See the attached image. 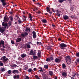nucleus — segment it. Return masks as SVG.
Instances as JSON below:
<instances>
[{"mask_svg": "<svg viewBox=\"0 0 79 79\" xmlns=\"http://www.w3.org/2000/svg\"><path fill=\"white\" fill-rule=\"evenodd\" d=\"M2 26L4 27H0V32L2 34H3V32H5V29H6V27H7V28H8V27H7L8 23L5 21H4L2 23Z\"/></svg>", "mask_w": 79, "mask_h": 79, "instance_id": "obj_1", "label": "nucleus"}, {"mask_svg": "<svg viewBox=\"0 0 79 79\" xmlns=\"http://www.w3.org/2000/svg\"><path fill=\"white\" fill-rule=\"evenodd\" d=\"M59 47L61 49L63 50V49H64L65 48L68 47V45L64 44V43H62L61 44H59Z\"/></svg>", "mask_w": 79, "mask_h": 79, "instance_id": "obj_2", "label": "nucleus"}, {"mask_svg": "<svg viewBox=\"0 0 79 79\" xmlns=\"http://www.w3.org/2000/svg\"><path fill=\"white\" fill-rule=\"evenodd\" d=\"M6 56H3L2 57L1 60H3V63H5L6 62V61L8 60V58H6Z\"/></svg>", "mask_w": 79, "mask_h": 79, "instance_id": "obj_3", "label": "nucleus"}, {"mask_svg": "<svg viewBox=\"0 0 79 79\" xmlns=\"http://www.w3.org/2000/svg\"><path fill=\"white\" fill-rule=\"evenodd\" d=\"M1 45L4 48H5V42H4L3 40H1L0 41V47H1Z\"/></svg>", "mask_w": 79, "mask_h": 79, "instance_id": "obj_4", "label": "nucleus"}, {"mask_svg": "<svg viewBox=\"0 0 79 79\" xmlns=\"http://www.w3.org/2000/svg\"><path fill=\"white\" fill-rule=\"evenodd\" d=\"M65 61L67 62V61H69V63H71V57L69 56H67L65 57Z\"/></svg>", "mask_w": 79, "mask_h": 79, "instance_id": "obj_5", "label": "nucleus"}, {"mask_svg": "<svg viewBox=\"0 0 79 79\" xmlns=\"http://www.w3.org/2000/svg\"><path fill=\"white\" fill-rule=\"evenodd\" d=\"M63 18L64 20H67V19H69V17L68 15H65L63 16Z\"/></svg>", "mask_w": 79, "mask_h": 79, "instance_id": "obj_6", "label": "nucleus"}, {"mask_svg": "<svg viewBox=\"0 0 79 79\" xmlns=\"http://www.w3.org/2000/svg\"><path fill=\"white\" fill-rule=\"evenodd\" d=\"M33 37L34 39L36 38L37 35H36V32L35 31H33L32 32Z\"/></svg>", "mask_w": 79, "mask_h": 79, "instance_id": "obj_7", "label": "nucleus"}, {"mask_svg": "<svg viewBox=\"0 0 79 79\" xmlns=\"http://www.w3.org/2000/svg\"><path fill=\"white\" fill-rule=\"evenodd\" d=\"M67 75V73L66 72H63L62 73V76H63V77H66Z\"/></svg>", "mask_w": 79, "mask_h": 79, "instance_id": "obj_8", "label": "nucleus"}, {"mask_svg": "<svg viewBox=\"0 0 79 79\" xmlns=\"http://www.w3.org/2000/svg\"><path fill=\"white\" fill-rule=\"evenodd\" d=\"M55 60L56 63H60L61 62V60L57 58H56Z\"/></svg>", "mask_w": 79, "mask_h": 79, "instance_id": "obj_9", "label": "nucleus"}, {"mask_svg": "<svg viewBox=\"0 0 79 79\" xmlns=\"http://www.w3.org/2000/svg\"><path fill=\"white\" fill-rule=\"evenodd\" d=\"M28 34H29V33L27 32H25V34L23 33H22L21 35L22 36H23V37H25V36H27V35H28Z\"/></svg>", "mask_w": 79, "mask_h": 79, "instance_id": "obj_10", "label": "nucleus"}, {"mask_svg": "<svg viewBox=\"0 0 79 79\" xmlns=\"http://www.w3.org/2000/svg\"><path fill=\"white\" fill-rule=\"evenodd\" d=\"M4 20L6 22H8L9 21V18L7 17V16H5L4 18Z\"/></svg>", "mask_w": 79, "mask_h": 79, "instance_id": "obj_11", "label": "nucleus"}, {"mask_svg": "<svg viewBox=\"0 0 79 79\" xmlns=\"http://www.w3.org/2000/svg\"><path fill=\"white\" fill-rule=\"evenodd\" d=\"M33 53H34V51H33V50L32 49L30 51V53H29V55H33V56H34L35 55L34 54H35V53H34V54Z\"/></svg>", "mask_w": 79, "mask_h": 79, "instance_id": "obj_12", "label": "nucleus"}, {"mask_svg": "<svg viewBox=\"0 0 79 79\" xmlns=\"http://www.w3.org/2000/svg\"><path fill=\"white\" fill-rule=\"evenodd\" d=\"M12 73L14 74H18L19 73V71L17 70H13L12 71Z\"/></svg>", "mask_w": 79, "mask_h": 79, "instance_id": "obj_13", "label": "nucleus"}, {"mask_svg": "<svg viewBox=\"0 0 79 79\" xmlns=\"http://www.w3.org/2000/svg\"><path fill=\"white\" fill-rule=\"evenodd\" d=\"M47 47L48 48V50L50 51H52V52H53V51L52 49V48H51V47L50 46H47Z\"/></svg>", "mask_w": 79, "mask_h": 79, "instance_id": "obj_14", "label": "nucleus"}, {"mask_svg": "<svg viewBox=\"0 0 79 79\" xmlns=\"http://www.w3.org/2000/svg\"><path fill=\"white\" fill-rule=\"evenodd\" d=\"M41 21L43 23H47V21L46 19H43L41 20Z\"/></svg>", "mask_w": 79, "mask_h": 79, "instance_id": "obj_15", "label": "nucleus"}, {"mask_svg": "<svg viewBox=\"0 0 79 79\" xmlns=\"http://www.w3.org/2000/svg\"><path fill=\"white\" fill-rule=\"evenodd\" d=\"M21 38H18L16 39V42L18 43V42H21Z\"/></svg>", "mask_w": 79, "mask_h": 79, "instance_id": "obj_16", "label": "nucleus"}, {"mask_svg": "<svg viewBox=\"0 0 79 79\" xmlns=\"http://www.w3.org/2000/svg\"><path fill=\"white\" fill-rule=\"evenodd\" d=\"M19 75H15L14 76V79H19Z\"/></svg>", "mask_w": 79, "mask_h": 79, "instance_id": "obj_17", "label": "nucleus"}, {"mask_svg": "<svg viewBox=\"0 0 79 79\" xmlns=\"http://www.w3.org/2000/svg\"><path fill=\"white\" fill-rule=\"evenodd\" d=\"M29 18L30 19V21H32V18H33V17H32V15L31 14H29Z\"/></svg>", "mask_w": 79, "mask_h": 79, "instance_id": "obj_18", "label": "nucleus"}, {"mask_svg": "<svg viewBox=\"0 0 79 79\" xmlns=\"http://www.w3.org/2000/svg\"><path fill=\"white\" fill-rule=\"evenodd\" d=\"M33 60H35L39 58V57H38V56H33Z\"/></svg>", "mask_w": 79, "mask_h": 79, "instance_id": "obj_19", "label": "nucleus"}, {"mask_svg": "<svg viewBox=\"0 0 79 79\" xmlns=\"http://www.w3.org/2000/svg\"><path fill=\"white\" fill-rule=\"evenodd\" d=\"M62 68L63 69H65L66 68V64L64 63H63L62 64Z\"/></svg>", "mask_w": 79, "mask_h": 79, "instance_id": "obj_20", "label": "nucleus"}, {"mask_svg": "<svg viewBox=\"0 0 79 79\" xmlns=\"http://www.w3.org/2000/svg\"><path fill=\"white\" fill-rule=\"evenodd\" d=\"M23 18H24L23 19V20L24 21H26V18H27V17L26 16H24V15H23Z\"/></svg>", "mask_w": 79, "mask_h": 79, "instance_id": "obj_21", "label": "nucleus"}, {"mask_svg": "<svg viewBox=\"0 0 79 79\" xmlns=\"http://www.w3.org/2000/svg\"><path fill=\"white\" fill-rule=\"evenodd\" d=\"M43 79H48V76L47 75H44L43 76Z\"/></svg>", "mask_w": 79, "mask_h": 79, "instance_id": "obj_22", "label": "nucleus"}, {"mask_svg": "<svg viewBox=\"0 0 79 79\" xmlns=\"http://www.w3.org/2000/svg\"><path fill=\"white\" fill-rule=\"evenodd\" d=\"M26 56V55L25 54H22L21 55L22 58H25Z\"/></svg>", "mask_w": 79, "mask_h": 79, "instance_id": "obj_23", "label": "nucleus"}, {"mask_svg": "<svg viewBox=\"0 0 79 79\" xmlns=\"http://www.w3.org/2000/svg\"><path fill=\"white\" fill-rule=\"evenodd\" d=\"M49 74L50 76H52L53 75V73L52 71H49Z\"/></svg>", "mask_w": 79, "mask_h": 79, "instance_id": "obj_24", "label": "nucleus"}, {"mask_svg": "<svg viewBox=\"0 0 79 79\" xmlns=\"http://www.w3.org/2000/svg\"><path fill=\"white\" fill-rule=\"evenodd\" d=\"M28 31L29 32H30L31 31V29L30 28H29V29L27 28H26V30H25V31L26 32H28Z\"/></svg>", "mask_w": 79, "mask_h": 79, "instance_id": "obj_25", "label": "nucleus"}, {"mask_svg": "<svg viewBox=\"0 0 79 79\" xmlns=\"http://www.w3.org/2000/svg\"><path fill=\"white\" fill-rule=\"evenodd\" d=\"M9 18L10 19V20L11 21H13V18L12 17V16H10L9 17Z\"/></svg>", "mask_w": 79, "mask_h": 79, "instance_id": "obj_26", "label": "nucleus"}, {"mask_svg": "<svg viewBox=\"0 0 79 79\" xmlns=\"http://www.w3.org/2000/svg\"><path fill=\"white\" fill-rule=\"evenodd\" d=\"M58 2L59 3H62L63 2V0H59Z\"/></svg>", "mask_w": 79, "mask_h": 79, "instance_id": "obj_27", "label": "nucleus"}, {"mask_svg": "<svg viewBox=\"0 0 79 79\" xmlns=\"http://www.w3.org/2000/svg\"><path fill=\"white\" fill-rule=\"evenodd\" d=\"M2 5L3 6H5L7 5V3L5 2H2Z\"/></svg>", "mask_w": 79, "mask_h": 79, "instance_id": "obj_28", "label": "nucleus"}, {"mask_svg": "<svg viewBox=\"0 0 79 79\" xmlns=\"http://www.w3.org/2000/svg\"><path fill=\"white\" fill-rule=\"evenodd\" d=\"M27 48L29 49L31 48V45L29 44L27 45Z\"/></svg>", "mask_w": 79, "mask_h": 79, "instance_id": "obj_29", "label": "nucleus"}, {"mask_svg": "<svg viewBox=\"0 0 79 79\" xmlns=\"http://www.w3.org/2000/svg\"><path fill=\"white\" fill-rule=\"evenodd\" d=\"M3 65H4L3 63L2 62V61H0V66H3Z\"/></svg>", "mask_w": 79, "mask_h": 79, "instance_id": "obj_30", "label": "nucleus"}, {"mask_svg": "<svg viewBox=\"0 0 79 79\" xmlns=\"http://www.w3.org/2000/svg\"><path fill=\"white\" fill-rule=\"evenodd\" d=\"M76 56L77 57H79V52H78L76 53Z\"/></svg>", "mask_w": 79, "mask_h": 79, "instance_id": "obj_31", "label": "nucleus"}, {"mask_svg": "<svg viewBox=\"0 0 79 79\" xmlns=\"http://www.w3.org/2000/svg\"><path fill=\"white\" fill-rule=\"evenodd\" d=\"M44 68L45 69H48V67L47 65H44Z\"/></svg>", "mask_w": 79, "mask_h": 79, "instance_id": "obj_32", "label": "nucleus"}, {"mask_svg": "<svg viewBox=\"0 0 79 79\" xmlns=\"http://www.w3.org/2000/svg\"><path fill=\"white\" fill-rule=\"evenodd\" d=\"M46 9L47 11V12H49V11H50V8L48 7H47L46 8Z\"/></svg>", "mask_w": 79, "mask_h": 79, "instance_id": "obj_33", "label": "nucleus"}, {"mask_svg": "<svg viewBox=\"0 0 79 79\" xmlns=\"http://www.w3.org/2000/svg\"><path fill=\"white\" fill-rule=\"evenodd\" d=\"M32 70L30 68L28 70V71L29 72V73H31L32 72Z\"/></svg>", "mask_w": 79, "mask_h": 79, "instance_id": "obj_34", "label": "nucleus"}, {"mask_svg": "<svg viewBox=\"0 0 79 79\" xmlns=\"http://www.w3.org/2000/svg\"><path fill=\"white\" fill-rule=\"evenodd\" d=\"M49 58V60H50V61H51V60H54L53 57H50Z\"/></svg>", "mask_w": 79, "mask_h": 79, "instance_id": "obj_35", "label": "nucleus"}, {"mask_svg": "<svg viewBox=\"0 0 79 79\" xmlns=\"http://www.w3.org/2000/svg\"><path fill=\"white\" fill-rule=\"evenodd\" d=\"M8 24L9 25V26H11V21H9L8 23Z\"/></svg>", "mask_w": 79, "mask_h": 79, "instance_id": "obj_36", "label": "nucleus"}, {"mask_svg": "<svg viewBox=\"0 0 79 79\" xmlns=\"http://www.w3.org/2000/svg\"><path fill=\"white\" fill-rule=\"evenodd\" d=\"M70 18H72V19H73V18H74V16L73 15H71V16H69Z\"/></svg>", "mask_w": 79, "mask_h": 79, "instance_id": "obj_37", "label": "nucleus"}, {"mask_svg": "<svg viewBox=\"0 0 79 79\" xmlns=\"http://www.w3.org/2000/svg\"><path fill=\"white\" fill-rule=\"evenodd\" d=\"M35 78H36V79H40V78L39 77L38 75H35Z\"/></svg>", "mask_w": 79, "mask_h": 79, "instance_id": "obj_38", "label": "nucleus"}, {"mask_svg": "<svg viewBox=\"0 0 79 79\" xmlns=\"http://www.w3.org/2000/svg\"><path fill=\"white\" fill-rule=\"evenodd\" d=\"M1 71L2 72H3V71H5V69L4 68H2L1 69Z\"/></svg>", "mask_w": 79, "mask_h": 79, "instance_id": "obj_39", "label": "nucleus"}, {"mask_svg": "<svg viewBox=\"0 0 79 79\" xmlns=\"http://www.w3.org/2000/svg\"><path fill=\"white\" fill-rule=\"evenodd\" d=\"M25 79H29V77H28V76H25Z\"/></svg>", "mask_w": 79, "mask_h": 79, "instance_id": "obj_40", "label": "nucleus"}, {"mask_svg": "<svg viewBox=\"0 0 79 79\" xmlns=\"http://www.w3.org/2000/svg\"><path fill=\"white\" fill-rule=\"evenodd\" d=\"M37 8H34V9H33V11H37Z\"/></svg>", "mask_w": 79, "mask_h": 79, "instance_id": "obj_41", "label": "nucleus"}, {"mask_svg": "<svg viewBox=\"0 0 79 79\" xmlns=\"http://www.w3.org/2000/svg\"><path fill=\"white\" fill-rule=\"evenodd\" d=\"M8 73H9V74H11V71L10 70H8Z\"/></svg>", "mask_w": 79, "mask_h": 79, "instance_id": "obj_42", "label": "nucleus"}, {"mask_svg": "<svg viewBox=\"0 0 79 79\" xmlns=\"http://www.w3.org/2000/svg\"><path fill=\"white\" fill-rule=\"evenodd\" d=\"M18 20L19 23V24H20L21 23V20L18 19Z\"/></svg>", "mask_w": 79, "mask_h": 79, "instance_id": "obj_43", "label": "nucleus"}, {"mask_svg": "<svg viewBox=\"0 0 79 79\" xmlns=\"http://www.w3.org/2000/svg\"><path fill=\"white\" fill-rule=\"evenodd\" d=\"M46 61H50L49 58H48L46 59Z\"/></svg>", "mask_w": 79, "mask_h": 79, "instance_id": "obj_44", "label": "nucleus"}, {"mask_svg": "<svg viewBox=\"0 0 79 79\" xmlns=\"http://www.w3.org/2000/svg\"><path fill=\"white\" fill-rule=\"evenodd\" d=\"M36 43L37 45H40V42H37Z\"/></svg>", "mask_w": 79, "mask_h": 79, "instance_id": "obj_45", "label": "nucleus"}, {"mask_svg": "<svg viewBox=\"0 0 79 79\" xmlns=\"http://www.w3.org/2000/svg\"><path fill=\"white\" fill-rule=\"evenodd\" d=\"M11 43L12 44H15V42L13 40H11Z\"/></svg>", "mask_w": 79, "mask_h": 79, "instance_id": "obj_46", "label": "nucleus"}, {"mask_svg": "<svg viewBox=\"0 0 79 79\" xmlns=\"http://www.w3.org/2000/svg\"><path fill=\"white\" fill-rule=\"evenodd\" d=\"M56 15H58V13H59V11H58V10H56Z\"/></svg>", "mask_w": 79, "mask_h": 79, "instance_id": "obj_47", "label": "nucleus"}, {"mask_svg": "<svg viewBox=\"0 0 79 79\" xmlns=\"http://www.w3.org/2000/svg\"><path fill=\"white\" fill-rule=\"evenodd\" d=\"M13 66L14 67H18V66H17V65H16V64H14L13 65Z\"/></svg>", "mask_w": 79, "mask_h": 79, "instance_id": "obj_48", "label": "nucleus"}, {"mask_svg": "<svg viewBox=\"0 0 79 79\" xmlns=\"http://www.w3.org/2000/svg\"><path fill=\"white\" fill-rule=\"evenodd\" d=\"M36 5H39L40 6V3L36 2Z\"/></svg>", "mask_w": 79, "mask_h": 79, "instance_id": "obj_49", "label": "nucleus"}, {"mask_svg": "<svg viewBox=\"0 0 79 79\" xmlns=\"http://www.w3.org/2000/svg\"><path fill=\"white\" fill-rule=\"evenodd\" d=\"M7 48L8 50H10L11 49V48H10V47L9 46H7Z\"/></svg>", "mask_w": 79, "mask_h": 79, "instance_id": "obj_50", "label": "nucleus"}, {"mask_svg": "<svg viewBox=\"0 0 79 79\" xmlns=\"http://www.w3.org/2000/svg\"><path fill=\"white\" fill-rule=\"evenodd\" d=\"M5 2V0H1V2H2V3H3L4 2Z\"/></svg>", "mask_w": 79, "mask_h": 79, "instance_id": "obj_51", "label": "nucleus"}, {"mask_svg": "<svg viewBox=\"0 0 79 79\" xmlns=\"http://www.w3.org/2000/svg\"><path fill=\"white\" fill-rule=\"evenodd\" d=\"M21 59H22V58H21L19 57L18 58V60H19V61H20V60H21Z\"/></svg>", "mask_w": 79, "mask_h": 79, "instance_id": "obj_52", "label": "nucleus"}, {"mask_svg": "<svg viewBox=\"0 0 79 79\" xmlns=\"http://www.w3.org/2000/svg\"><path fill=\"white\" fill-rule=\"evenodd\" d=\"M9 13H10V15H13V12H11V11H10L9 12Z\"/></svg>", "mask_w": 79, "mask_h": 79, "instance_id": "obj_53", "label": "nucleus"}, {"mask_svg": "<svg viewBox=\"0 0 79 79\" xmlns=\"http://www.w3.org/2000/svg\"><path fill=\"white\" fill-rule=\"evenodd\" d=\"M39 69H40V70L42 72H43V70H42V67H39Z\"/></svg>", "mask_w": 79, "mask_h": 79, "instance_id": "obj_54", "label": "nucleus"}, {"mask_svg": "<svg viewBox=\"0 0 79 79\" xmlns=\"http://www.w3.org/2000/svg\"><path fill=\"white\" fill-rule=\"evenodd\" d=\"M5 48H7V47H8V44H6L5 45Z\"/></svg>", "mask_w": 79, "mask_h": 79, "instance_id": "obj_55", "label": "nucleus"}, {"mask_svg": "<svg viewBox=\"0 0 79 79\" xmlns=\"http://www.w3.org/2000/svg\"><path fill=\"white\" fill-rule=\"evenodd\" d=\"M56 15H57V16H58L59 17H60V16L61 15H60V13L58 14L57 15L56 14Z\"/></svg>", "mask_w": 79, "mask_h": 79, "instance_id": "obj_56", "label": "nucleus"}, {"mask_svg": "<svg viewBox=\"0 0 79 79\" xmlns=\"http://www.w3.org/2000/svg\"><path fill=\"white\" fill-rule=\"evenodd\" d=\"M38 56L39 58H40V57H41V55H40V54H38Z\"/></svg>", "mask_w": 79, "mask_h": 79, "instance_id": "obj_57", "label": "nucleus"}, {"mask_svg": "<svg viewBox=\"0 0 79 79\" xmlns=\"http://www.w3.org/2000/svg\"><path fill=\"white\" fill-rule=\"evenodd\" d=\"M5 50V49H4V48H2L1 49V51H4Z\"/></svg>", "mask_w": 79, "mask_h": 79, "instance_id": "obj_58", "label": "nucleus"}, {"mask_svg": "<svg viewBox=\"0 0 79 79\" xmlns=\"http://www.w3.org/2000/svg\"><path fill=\"white\" fill-rule=\"evenodd\" d=\"M76 75V73H74V74L72 76L73 77H75Z\"/></svg>", "mask_w": 79, "mask_h": 79, "instance_id": "obj_59", "label": "nucleus"}, {"mask_svg": "<svg viewBox=\"0 0 79 79\" xmlns=\"http://www.w3.org/2000/svg\"><path fill=\"white\" fill-rule=\"evenodd\" d=\"M40 53H41V52H40V51H38V54H40Z\"/></svg>", "mask_w": 79, "mask_h": 79, "instance_id": "obj_60", "label": "nucleus"}, {"mask_svg": "<svg viewBox=\"0 0 79 79\" xmlns=\"http://www.w3.org/2000/svg\"><path fill=\"white\" fill-rule=\"evenodd\" d=\"M77 62L79 64V59H77Z\"/></svg>", "mask_w": 79, "mask_h": 79, "instance_id": "obj_61", "label": "nucleus"}, {"mask_svg": "<svg viewBox=\"0 0 79 79\" xmlns=\"http://www.w3.org/2000/svg\"><path fill=\"white\" fill-rule=\"evenodd\" d=\"M58 40L60 41V40H61V39L60 38H59L58 39Z\"/></svg>", "mask_w": 79, "mask_h": 79, "instance_id": "obj_62", "label": "nucleus"}, {"mask_svg": "<svg viewBox=\"0 0 79 79\" xmlns=\"http://www.w3.org/2000/svg\"><path fill=\"white\" fill-rule=\"evenodd\" d=\"M15 17H16V18H17V19H19V17H18V16L17 15H15Z\"/></svg>", "mask_w": 79, "mask_h": 79, "instance_id": "obj_63", "label": "nucleus"}, {"mask_svg": "<svg viewBox=\"0 0 79 79\" xmlns=\"http://www.w3.org/2000/svg\"><path fill=\"white\" fill-rule=\"evenodd\" d=\"M27 69H28V67H25V68H24L25 70H26Z\"/></svg>", "mask_w": 79, "mask_h": 79, "instance_id": "obj_64", "label": "nucleus"}]
</instances>
